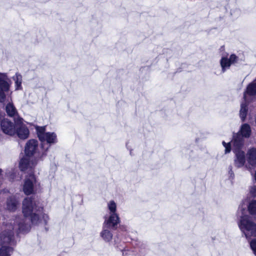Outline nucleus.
Instances as JSON below:
<instances>
[{
    "mask_svg": "<svg viewBox=\"0 0 256 256\" xmlns=\"http://www.w3.org/2000/svg\"><path fill=\"white\" fill-rule=\"evenodd\" d=\"M109 214H116V204L114 200H110L108 203Z\"/></svg>",
    "mask_w": 256,
    "mask_h": 256,
    "instance_id": "5701e85b",
    "label": "nucleus"
},
{
    "mask_svg": "<svg viewBox=\"0 0 256 256\" xmlns=\"http://www.w3.org/2000/svg\"><path fill=\"white\" fill-rule=\"evenodd\" d=\"M100 236L106 242H110L112 238V234L108 230V228L104 225L102 230L100 233Z\"/></svg>",
    "mask_w": 256,
    "mask_h": 256,
    "instance_id": "f3484780",
    "label": "nucleus"
},
{
    "mask_svg": "<svg viewBox=\"0 0 256 256\" xmlns=\"http://www.w3.org/2000/svg\"><path fill=\"white\" fill-rule=\"evenodd\" d=\"M119 250L122 252V256H126V250H123V249H122L120 248Z\"/></svg>",
    "mask_w": 256,
    "mask_h": 256,
    "instance_id": "7c9ffc66",
    "label": "nucleus"
},
{
    "mask_svg": "<svg viewBox=\"0 0 256 256\" xmlns=\"http://www.w3.org/2000/svg\"><path fill=\"white\" fill-rule=\"evenodd\" d=\"M10 86V80L6 74L0 72V102L5 101V93L9 90Z\"/></svg>",
    "mask_w": 256,
    "mask_h": 256,
    "instance_id": "0eeeda50",
    "label": "nucleus"
},
{
    "mask_svg": "<svg viewBox=\"0 0 256 256\" xmlns=\"http://www.w3.org/2000/svg\"><path fill=\"white\" fill-rule=\"evenodd\" d=\"M2 170L0 168V188L2 185V180L4 179L3 174H2Z\"/></svg>",
    "mask_w": 256,
    "mask_h": 256,
    "instance_id": "cd10ccee",
    "label": "nucleus"
},
{
    "mask_svg": "<svg viewBox=\"0 0 256 256\" xmlns=\"http://www.w3.org/2000/svg\"><path fill=\"white\" fill-rule=\"evenodd\" d=\"M120 222V220L118 214H109L108 217H105L104 225L107 228L114 230L116 229L118 224Z\"/></svg>",
    "mask_w": 256,
    "mask_h": 256,
    "instance_id": "9d476101",
    "label": "nucleus"
},
{
    "mask_svg": "<svg viewBox=\"0 0 256 256\" xmlns=\"http://www.w3.org/2000/svg\"><path fill=\"white\" fill-rule=\"evenodd\" d=\"M42 216V219H43L44 221L46 224L47 221L48 220V216L46 214H43Z\"/></svg>",
    "mask_w": 256,
    "mask_h": 256,
    "instance_id": "c85d7f7f",
    "label": "nucleus"
},
{
    "mask_svg": "<svg viewBox=\"0 0 256 256\" xmlns=\"http://www.w3.org/2000/svg\"><path fill=\"white\" fill-rule=\"evenodd\" d=\"M6 176H8L10 180H14V176L16 175V172H6Z\"/></svg>",
    "mask_w": 256,
    "mask_h": 256,
    "instance_id": "bb28decb",
    "label": "nucleus"
},
{
    "mask_svg": "<svg viewBox=\"0 0 256 256\" xmlns=\"http://www.w3.org/2000/svg\"><path fill=\"white\" fill-rule=\"evenodd\" d=\"M38 148V142L34 139L29 140L25 146L24 152L26 156L22 158L20 162V168L22 170H28L29 168H34L36 164V160L32 157H40V156L37 153Z\"/></svg>",
    "mask_w": 256,
    "mask_h": 256,
    "instance_id": "f03ea898",
    "label": "nucleus"
},
{
    "mask_svg": "<svg viewBox=\"0 0 256 256\" xmlns=\"http://www.w3.org/2000/svg\"><path fill=\"white\" fill-rule=\"evenodd\" d=\"M13 80L15 82L16 89L20 90L22 88V76L19 73H16L12 77Z\"/></svg>",
    "mask_w": 256,
    "mask_h": 256,
    "instance_id": "412c9836",
    "label": "nucleus"
},
{
    "mask_svg": "<svg viewBox=\"0 0 256 256\" xmlns=\"http://www.w3.org/2000/svg\"><path fill=\"white\" fill-rule=\"evenodd\" d=\"M38 136L42 142V148L44 150H47L50 146V144L55 143L56 141V136L55 134L52 132H45V128L44 127L36 128Z\"/></svg>",
    "mask_w": 256,
    "mask_h": 256,
    "instance_id": "39448f33",
    "label": "nucleus"
},
{
    "mask_svg": "<svg viewBox=\"0 0 256 256\" xmlns=\"http://www.w3.org/2000/svg\"><path fill=\"white\" fill-rule=\"evenodd\" d=\"M39 204V202L32 196L28 197L24 200L22 213L24 218L20 222L16 220L20 232L25 233L30 230V222L34 224L40 222V216L42 214L43 208Z\"/></svg>",
    "mask_w": 256,
    "mask_h": 256,
    "instance_id": "f257e3e1",
    "label": "nucleus"
},
{
    "mask_svg": "<svg viewBox=\"0 0 256 256\" xmlns=\"http://www.w3.org/2000/svg\"><path fill=\"white\" fill-rule=\"evenodd\" d=\"M249 213L252 215H256V200H250L248 205Z\"/></svg>",
    "mask_w": 256,
    "mask_h": 256,
    "instance_id": "4be33fe9",
    "label": "nucleus"
},
{
    "mask_svg": "<svg viewBox=\"0 0 256 256\" xmlns=\"http://www.w3.org/2000/svg\"><path fill=\"white\" fill-rule=\"evenodd\" d=\"M1 129L6 134L14 136L16 132V124H14L8 119H4L1 122Z\"/></svg>",
    "mask_w": 256,
    "mask_h": 256,
    "instance_id": "6e6552de",
    "label": "nucleus"
},
{
    "mask_svg": "<svg viewBox=\"0 0 256 256\" xmlns=\"http://www.w3.org/2000/svg\"><path fill=\"white\" fill-rule=\"evenodd\" d=\"M250 192H256V185H254L252 187V188Z\"/></svg>",
    "mask_w": 256,
    "mask_h": 256,
    "instance_id": "2f4dec72",
    "label": "nucleus"
},
{
    "mask_svg": "<svg viewBox=\"0 0 256 256\" xmlns=\"http://www.w3.org/2000/svg\"><path fill=\"white\" fill-rule=\"evenodd\" d=\"M220 64L222 67V73L225 72L230 68L232 64L228 60V58L226 56H222L220 60Z\"/></svg>",
    "mask_w": 256,
    "mask_h": 256,
    "instance_id": "aec40b11",
    "label": "nucleus"
},
{
    "mask_svg": "<svg viewBox=\"0 0 256 256\" xmlns=\"http://www.w3.org/2000/svg\"><path fill=\"white\" fill-rule=\"evenodd\" d=\"M229 174L230 177L233 178L234 176V174L232 171V168L231 166L229 167Z\"/></svg>",
    "mask_w": 256,
    "mask_h": 256,
    "instance_id": "c756f323",
    "label": "nucleus"
},
{
    "mask_svg": "<svg viewBox=\"0 0 256 256\" xmlns=\"http://www.w3.org/2000/svg\"><path fill=\"white\" fill-rule=\"evenodd\" d=\"M222 144L224 146L225 148V153L227 154L230 152L231 150V144L230 142L228 143H226L224 142H222Z\"/></svg>",
    "mask_w": 256,
    "mask_h": 256,
    "instance_id": "a878e982",
    "label": "nucleus"
},
{
    "mask_svg": "<svg viewBox=\"0 0 256 256\" xmlns=\"http://www.w3.org/2000/svg\"><path fill=\"white\" fill-rule=\"evenodd\" d=\"M236 134H238L243 138H249L252 134V130L250 126L248 124H242L238 132Z\"/></svg>",
    "mask_w": 256,
    "mask_h": 256,
    "instance_id": "ddd939ff",
    "label": "nucleus"
},
{
    "mask_svg": "<svg viewBox=\"0 0 256 256\" xmlns=\"http://www.w3.org/2000/svg\"><path fill=\"white\" fill-rule=\"evenodd\" d=\"M235 157L234 164L235 166L239 168L243 166L246 162L245 152L244 151L234 152Z\"/></svg>",
    "mask_w": 256,
    "mask_h": 256,
    "instance_id": "f8f14e48",
    "label": "nucleus"
},
{
    "mask_svg": "<svg viewBox=\"0 0 256 256\" xmlns=\"http://www.w3.org/2000/svg\"><path fill=\"white\" fill-rule=\"evenodd\" d=\"M19 204V202L15 198H10L7 201V208L12 212L15 211Z\"/></svg>",
    "mask_w": 256,
    "mask_h": 256,
    "instance_id": "a211bd4d",
    "label": "nucleus"
},
{
    "mask_svg": "<svg viewBox=\"0 0 256 256\" xmlns=\"http://www.w3.org/2000/svg\"><path fill=\"white\" fill-rule=\"evenodd\" d=\"M6 111L10 116H14L18 114L17 110L12 102H9L6 106Z\"/></svg>",
    "mask_w": 256,
    "mask_h": 256,
    "instance_id": "6ab92c4d",
    "label": "nucleus"
},
{
    "mask_svg": "<svg viewBox=\"0 0 256 256\" xmlns=\"http://www.w3.org/2000/svg\"><path fill=\"white\" fill-rule=\"evenodd\" d=\"M246 158L250 165L256 167V148H252L248 150Z\"/></svg>",
    "mask_w": 256,
    "mask_h": 256,
    "instance_id": "2eb2a0df",
    "label": "nucleus"
},
{
    "mask_svg": "<svg viewBox=\"0 0 256 256\" xmlns=\"http://www.w3.org/2000/svg\"><path fill=\"white\" fill-rule=\"evenodd\" d=\"M250 246L254 254L256 256V239H253L250 241Z\"/></svg>",
    "mask_w": 256,
    "mask_h": 256,
    "instance_id": "393cba45",
    "label": "nucleus"
},
{
    "mask_svg": "<svg viewBox=\"0 0 256 256\" xmlns=\"http://www.w3.org/2000/svg\"><path fill=\"white\" fill-rule=\"evenodd\" d=\"M255 123H256V119L255 120Z\"/></svg>",
    "mask_w": 256,
    "mask_h": 256,
    "instance_id": "473e14b6",
    "label": "nucleus"
},
{
    "mask_svg": "<svg viewBox=\"0 0 256 256\" xmlns=\"http://www.w3.org/2000/svg\"><path fill=\"white\" fill-rule=\"evenodd\" d=\"M231 150L234 152H241L244 144V138L238 134H234L233 138L230 142Z\"/></svg>",
    "mask_w": 256,
    "mask_h": 256,
    "instance_id": "9b49d317",
    "label": "nucleus"
},
{
    "mask_svg": "<svg viewBox=\"0 0 256 256\" xmlns=\"http://www.w3.org/2000/svg\"><path fill=\"white\" fill-rule=\"evenodd\" d=\"M228 60L230 62V64H233L237 63L238 61L239 58L234 54H232L230 56V58H228Z\"/></svg>",
    "mask_w": 256,
    "mask_h": 256,
    "instance_id": "b1692460",
    "label": "nucleus"
},
{
    "mask_svg": "<svg viewBox=\"0 0 256 256\" xmlns=\"http://www.w3.org/2000/svg\"><path fill=\"white\" fill-rule=\"evenodd\" d=\"M243 211H245L244 208L240 210V212L238 211V213L240 217L238 222L240 230L246 238H250V236H256V224L250 220L248 215H244Z\"/></svg>",
    "mask_w": 256,
    "mask_h": 256,
    "instance_id": "7ed1b4c3",
    "label": "nucleus"
},
{
    "mask_svg": "<svg viewBox=\"0 0 256 256\" xmlns=\"http://www.w3.org/2000/svg\"><path fill=\"white\" fill-rule=\"evenodd\" d=\"M14 232L4 231L0 234V256H10L13 252L12 246L14 244Z\"/></svg>",
    "mask_w": 256,
    "mask_h": 256,
    "instance_id": "20e7f679",
    "label": "nucleus"
},
{
    "mask_svg": "<svg viewBox=\"0 0 256 256\" xmlns=\"http://www.w3.org/2000/svg\"><path fill=\"white\" fill-rule=\"evenodd\" d=\"M250 101L244 99V101L240 104V117L242 122H244L248 112V106Z\"/></svg>",
    "mask_w": 256,
    "mask_h": 256,
    "instance_id": "dca6fc26",
    "label": "nucleus"
},
{
    "mask_svg": "<svg viewBox=\"0 0 256 256\" xmlns=\"http://www.w3.org/2000/svg\"><path fill=\"white\" fill-rule=\"evenodd\" d=\"M24 171L29 172V176L25 178L23 186L24 192H34L37 190L36 187L38 186L36 178L33 174V168H30Z\"/></svg>",
    "mask_w": 256,
    "mask_h": 256,
    "instance_id": "423d86ee",
    "label": "nucleus"
},
{
    "mask_svg": "<svg viewBox=\"0 0 256 256\" xmlns=\"http://www.w3.org/2000/svg\"><path fill=\"white\" fill-rule=\"evenodd\" d=\"M16 134L20 139H26L29 136V130L22 122V119L18 120L16 122Z\"/></svg>",
    "mask_w": 256,
    "mask_h": 256,
    "instance_id": "1a4fd4ad",
    "label": "nucleus"
},
{
    "mask_svg": "<svg viewBox=\"0 0 256 256\" xmlns=\"http://www.w3.org/2000/svg\"><path fill=\"white\" fill-rule=\"evenodd\" d=\"M256 95V82H252L250 84L247 86L246 91L244 94V99L250 101L248 96H254Z\"/></svg>",
    "mask_w": 256,
    "mask_h": 256,
    "instance_id": "4468645a",
    "label": "nucleus"
}]
</instances>
